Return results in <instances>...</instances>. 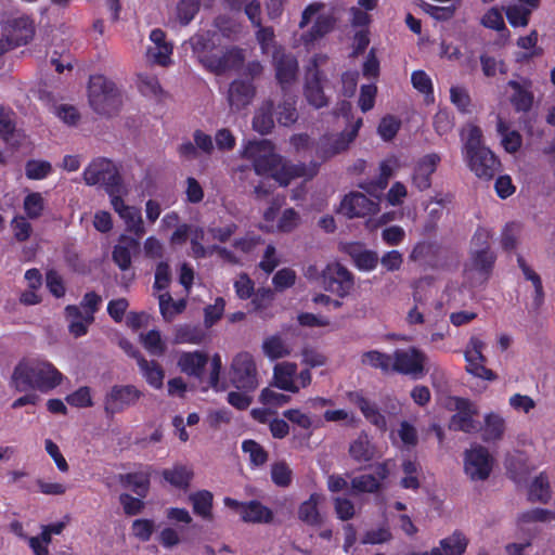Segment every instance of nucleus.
<instances>
[{
  "label": "nucleus",
  "instance_id": "1",
  "mask_svg": "<svg viewBox=\"0 0 555 555\" xmlns=\"http://www.w3.org/2000/svg\"><path fill=\"white\" fill-rule=\"evenodd\" d=\"M63 377L51 362L24 358L15 365L11 383L17 391L35 389L49 392L62 384Z\"/></svg>",
  "mask_w": 555,
  "mask_h": 555
},
{
  "label": "nucleus",
  "instance_id": "2",
  "mask_svg": "<svg viewBox=\"0 0 555 555\" xmlns=\"http://www.w3.org/2000/svg\"><path fill=\"white\" fill-rule=\"evenodd\" d=\"M88 101L91 108L99 115H116L122 104L119 89L103 75H92L88 85Z\"/></svg>",
  "mask_w": 555,
  "mask_h": 555
},
{
  "label": "nucleus",
  "instance_id": "3",
  "mask_svg": "<svg viewBox=\"0 0 555 555\" xmlns=\"http://www.w3.org/2000/svg\"><path fill=\"white\" fill-rule=\"evenodd\" d=\"M409 260L416 262L424 270H451L459 263L457 254L443 247L436 241H420L412 248Z\"/></svg>",
  "mask_w": 555,
  "mask_h": 555
},
{
  "label": "nucleus",
  "instance_id": "4",
  "mask_svg": "<svg viewBox=\"0 0 555 555\" xmlns=\"http://www.w3.org/2000/svg\"><path fill=\"white\" fill-rule=\"evenodd\" d=\"M243 156L253 162L254 169L259 176H270L281 165V156L274 152L271 141L262 139L249 141L243 150Z\"/></svg>",
  "mask_w": 555,
  "mask_h": 555
},
{
  "label": "nucleus",
  "instance_id": "5",
  "mask_svg": "<svg viewBox=\"0 0 555 555\" xmlns=\"http://www.w3.org/2000/svg\"><path fill=\"white\" fill-rule=\"evenodd\" d=\"M362 124V118H358L349 130L341 131L338 134L326 133L321 135L314 144L317 158L323 163L348 150L350 143L358 137Z\"/></svg>",
  "mask_w": 555,
  "mask_h": 555
},
{
  "label": "nucleus",
  "instance_id": "6",
  "mask_svg": "<svg viewBox=\"0 0 555 555\" xmlns=\"http://www.w3.org/2000/svg\"><path fill=\"white\" fill-rule=\"evenodd\" d=\"M229 377L234 388L254 392L259 386L254 357L248 352L237 353L232 360Z\"/></svg>",
  "mask_w": 555,
  "mask_h": 555
},
{
  "label": "nucleus",
  "instance_id": "7",
  "mask_svg": "<svg viewBox=\"0 0 555 555\" xmlns=\"http://www.w3.org/2000/svg\"><path fill=\"white\" fill-rule=\"evenodd\" d=\"M142 397L143 391L134 385H114L104 396V412L106 416L113 417L135 406Z\"/></svg>",
  "mask_w": 555,
  "mask_h": 555
},
{
  "label": "nucleus",
  "instance_id": "8",
  "mask_svg": "<svg viewBox=\"0 0 555 555\" xmlns=\"http://www.w3.org/2000/svg\"><path fill=\"white\" fill-rule=\"evenodd\" d=\"M83 180L88 185H103L105 192L116 186H122L121 176L115 164L108 158L92 160L83 171Z\"/></svg>",
  "mask_w": 555,
  "mask_h": 555
},
{
  "label": "nucleus",
  "instance_id": "9",
  "mask_svg": "<svg viewBox=\"0 0 555 555\" xmlns=\"http://www.w3.org/2000/svg\"><path fill=\"white\" fill-rule=\"evenodd\" d=\"M322 283L326 291L338 295L347 296L353 287L352 273L339 262L328 263L322 271Z\"/></svg>",
  "mask_w": 555,
  "mask_h": 555
},
{
  "label": "nucleus",
  "instance_id": "10",
  "mask_svg": "<svg viewBox=\"0 0 555 555\" xmlns=\"http://www.w3.org/2000/svg\"><path fill=\"white\" fill-rule=\"evenodd\" d=\"M425 361L426 354L415 347L396 349L392 356V371L417 378L424 375Z\"/></svg>",
  "mask_w": 555,
  "mask_h": 555
},
{
  "label": "nucleus",
  "instance_id": "11",
  "mask_svg": "<svg viewBox=\"0 0 555 555\" xmlns=\"http://www.w3.org/2000/svg\"><path fill=\"white\" fill-rule=\"evenodd\" d=\"M483 348L485 343L480 338L476 336L470 337L464 351V358L467 362L466 372L485 380H494L496 379V374L485 365L487 359L482 353Z\"/></svg>",
  "mask_w": 555,
  "mask_h": 555
},
{
  "label": "nucleus",
  "instance_id": "12",
  "mask_svg": "<svg viewBox=\"0 0 555 555\" xmlns=\"http://www.w3.org/2000/svg\"><path fill=\"white\" fill-rule=\"evenodd\" d=\"M464 470L472 480H486L492 470V459L487 448L482 446L466 450Z\"/></svg>",
  "mask_w": 555,
  "mask_h": 555
},
{
  "label": "nucleus",
  "instance_id": "13",
  "mask_svg": "<svg viewBox=\"0 0 555 555\" xmlns=\"http://www.w3.org/2000/svg\"><path fill=\"white\" fill-rule=\"evenodd\" d=\"M455 410L456 413L450 420V429L467 434L480 429L479 423L474 420V416L478 414V410L469 399L456 397Z\"/></svg>",
  "mask_w": 555,
  "mask_h": 555
},
{
  "label": "nucleus",
  "instance_id": "14",
  "mask_svg": "<svg viewBox=\"0 0 555 555\" xmlns=\"http://www.w3.org/2000/svg\"><path fill=\"white\" fill-rule=\"evenodd\" d=\"M275 78L283 90L292 85L298 73V61L292 53H286L283 48H276L272 55Z\"/></svg>",
  "mask_w": 555,
  "mask_h": 555
},
{
  "label": "nucleus",
  "instance_id": "15",
  "mask_svg": "<svg viewBox=\"0 0 555 555\" xmlns=\"http://www.w3.org/2000/svg\"><path fill=\"white\" fill-rule=\"evenodd\" d=\"M506 87L512 90L508 100L516 113H528L534 102L531 79L521 77L520 80H508Z\"/></svg>",
  "mask_w": 555,
  "mask_h": 555
},
{
  "label": "nucleus",
  "instance_id": "16",
  "mask_svg": "<svg viewBox=\"0 0 555 555\" xmlns=\"http://www.w3.org/2000/svg\"><path fill=\"white\" fill-rule=\"evenodd\" d=\"M465 157L468 160L470 170L475 172L478 178L487 181L493 179L501 167L500 159L489 149H481Z\"/></svg>",
  "mask_w": 555,
  "mask_h": 555
},
{
  "label": "nucleus",
  "instance_id": "17",
  "mask_svg": "<svg viewBox=\"0 0 555 555\" xmlns=\"http://www.w3.org/2000/svg\"><path fill=\"white\" fill-rule=\"evenodd\" d=\"M244 60L243 50L238 47H231L220 55L214 54L210 59H206L204 67L215 75H222L229 70L242 67Z\"/></svg>",
  "mask_w": 555,
  "mask_h": 555
},
{
  "label": "nucleus",
  "instance_id": "18",
  "mask_svg": "<svg viewBox=\"0 0 555 555\" xmlns=\"http://www.w3.org/2000/svg\"><path fill=\"white\" fill-rule=\"evenodd\" d=\"M320 163L311 162L309 166L305 163H282L279 165L276 171L272 175V178L279 182L282 186H287L293 179L296 178H313L319 171Z\"/></svg>",
  "mask_w": 555,
  "mask_h": 555
},
{
  "label": "nucleus",
  "instance_id": "19",
  "mask_svg": "<svg viewBox=\"0 0 555 555\" xmlns=\"http://www.w3.org/2000/svg\"><path fill=\"white\" fill-rule=\"evenodd\" d=\"M441 158L436 153L426 154L421 157L411 176L412 184L420 192L426 191L431 186V176L437 170Z\"/></svg>",
  "mask_w": 555,
  "mask_h": 555
},
{
  "label": "nucleus",
  "instance_id": "20",
  "mask_svg": "<svg viewBox=\"0 0 555 555\" xmlns=\"http://www.w3.org/2000/svg\"><path fill=\"white\" fill-rule=\"evenodd\" d=\"M189 43L193 54L205 66V60L210 59L215 54L212 51L219 46V33L217 30H199L189 39Z\"/></svg>",
  "mask_w": 555,
  "mask_h": 555
},
{
  "label": "nucleus",
  "instance_id": "21",
  "mask_svg": "<svg viewBox=\"0 0 555 555\" xmlns=\"http://www.w3.org/2000/svg\"><path fill=\"white\" fill-rule=\"evenodd\" d=\"M375 209V203L360 192H351L340 203V211L348 218L365 217Z\"/></svg>",
  "mask_w": 555,
  "mask_h": 555
},
{
  "label": "nucleus",
  "instance_id": "22",
  "mask_svg": "<svg viewBox=\"0 0 555 555\" xmlns=\"http://www.w3.org/2000/svg\"><path fill=\"white\" fill-rule=\"evenodd\" d=\"M256 95V88L250 80L235 79L230 83L228 101L232 109L240 111L249 105Z\"/></svg>",
  "mask_w": 555,
  "mask_h": 555
},
{
  "label": "nucleus",
  "instance_id": "23",
  "mask_svg": "<svg viewBox=\"0 0 555 555\" xmlns=\"http://www.w3.org/2000/svg\"><path fill=\"white\" fill-rule=\"evenodd\" d=\"M131 352L130 356L137 360L139 369L145 378L146 383L155 389H160L164 385L165 372L159 363L155 360L147 361L139 350L132 348L129 343Z\"/></svg>",
  "mask_w": 555,
  "mask_h": 555
},
{
  "label": "nucleus",
  "instance_id": "24",
  "mask_svg": "<svg viewBox=\"0 0 555 555\" xmlns=\"http://www.w3.org/2000/svg\"><path fill=\"white\" fill-rule=\"evenodd\" d=\"M140 249V240L128 235H120L118 243L114 246L112 258L121 271L131 267L132 254Z\"/></svg>",
  "mask_w": 555,
  "mask_h": 555
},
{
  "label": "nucleus",
  "instance_id": "25",
  "mask_svg": "<svg viewBox=\"0 0 555 555\" xmlns=\"http://www.w3.org/2000/svg\"><path fill=\"white\" fill-rule=\"evenodd\" d=\"M467 546L466 535L462 531L455 530L451 535L440 540L439 547H434L430 552L414 553V555H463Z\"/></svg>",
  "mask_w": 555,
  "mask_h": 555
},
{
  "label": "nucleus",
  "instance_id": "26",
  "mask_svg": "<svg viewBox=\"0 0 555 555\" xmlns=\"http://www.w3.org/2000/svg\"><path fill=\"white\" fill-rule=\"evenodd\" d=\"M150 39L155 44V48H149L147 51L153 62L164 67L170 65L173 47L166 41V33L160 28H155L151 31Z\"/></svg>",
  "mask_w": 555,
  "mask_h": 555
},
{
  "label": "nucleus",
  "instance_id": "27",
  "mask_svg": "<svg viewBox=\"0 0 555 555\" xmlns=\"http://www.w3.org/2000/svg\"><path fill=\"white\" fill-rule=\"evenodd\" d=\"M118 481L124 488L130 489L138 496L146 498L151 487L150 467L145 472L120 474Z\"/></svg>",
  "mask_w": 555,
  "mask_h": 555
},
{
  "label": "nucleus",
  "instance_id": "28",
  "mask_svg": "<svg viewBox=\"0 0 555 555\" xmlns=\"http://www.w3.org/2000/svg\"><path fill=\"white\" fill-rule=\"evenodd\" d=\"M353 403L359 408L365 420L380 430H386L387 421L375 402L366 399L362 393L354 392Z\"/></svg>",
  "mask_w": 555,
  "mask_h": 555
},
{
  "label": "nucleus",
  "instance_id": "29",
  "mask_svg": "<svg viewBox=\"0 0 555 555\" xmlns=\"http://www.w3.org/2000/svg\"><path fill=\"white\" fill-rule=\"evenodd\" d=\"M323 496L319 493H311L309 499L304 501L298 507V518L310 527H321L323 516L319 511V504Z\"/></svg>",
  "mask_w": 555,
  "mask_h": 555
},
{
  "label": "nucleus",
  "instance_id": "30",
  "mask_svg": "<svg viewBox=\"0 0 555 555\" xmlns=\"http://www.w3.org/2000/svg\"><path fill=\"white\" fill-rule=\"evenodd\" d=\"M207 363L208 356L203 351L183 352L178 360V365L183 373L197 378L203 376Z\"/></svg>",
  "mask_w": 555,
  "mask_h": 555
},
{
  "label": "nucleus",
  "instance_id": "31",
  "mask_svg": "<svg viewBox=\"0 0 555 555\" xmlns=\"http://www.w3.org/2000/svg\"><path fill=\"white\" fill-rule=\"evenodd\" d=\"M321 80V72L315 69L311 76L307 78L304 88L307 102L315 108H322L327 105V99L324 94Z\"/></svg>",
  "mask_w": 555,
  "mask_h": 555
},
{
  "label": "nucleus",
  "instance_id": "32",
  "mask_svg": "<svg viewBox=\"0 0 555 555\" xmlns=\"http://www.w3.org/2000/svg\"><path fill=\"white\" fill-rule=\"evenodd\" d=\"M296 373L297 365L295 363L283 362L276 364L273 371L274 386L284 391L298 392L299 387L294 380Z\"/></svg>",
  "mask_w": 555,
  "mask_h": 555
},
{
  "label": "nucleus",
  "instance_id": "33",
  "mask_svg": "<svg viewBox=\"0 0 555 555\" xmlns=\"http://www.w3.org/2000/svg\"><path fill=\"white\" fill-rule=\"evenodd\" d=\"M162 477L170 486L180 490H186L194 477V472L188 465L175 464L171 468L163 469Z\"/></svg>",
  "mask_w": 555,
  "mask_h": 555
},
{
  "label": "nucleus",
  "instance_id": "34",
  "mask_svg": "<svg viewBox=\"0 0 555 555\" xmlns=\"http://www.w3.org/2000/svg\"><path fill=\"white\" fill-rule=\"evenodd\" d=\"M273 512L257 500L245 502L242 509V521L248 524H270L273 521Z\"/></svg>",
  "mask_w": 555,
  "mask_h": 555
},
{
  "label": "nucleus",
  "instance_id": "35",
  "mask_svg": "<svg viewBox=\"0 0 555 555\" xmlns=\"http://www.w3.org/2000/svg\"><path fill=\"white\" fill-rule=\"evenodd\" d=\"M336 24V18L333 13L319 14L312 25V27L305 34L301 39L305 44H311L318 39L324 37L332 31Z\"/></svg>",
  "mask_w": 555,
  "mask_h": 555
},
{
  "label": "nucleus",
  "instance_id": "36",
  "mask_svg": "<svg viewBox=\"0 0 555 555\" xmlns=\"http://www.w3.org/2000/svg\"><path fill=\"white\" fill-rule=\"evenodd\" d=\"M253 128L260 134H268L274 128V102L264 101L256 111L253 118Z\"/></svg>",
  "mask_w": 555,
  "mask_h": 555
},
{
  "label": "nucleus",
  "instance_id": "37",
  "mask_svg": "<svg viewBox=\"0 0 555 555\" xmlns=\"http://www.w3.org/2000/svg\"><path fill=\"white\" fill-rule=\"evenodd\" d=\"M65 315L68 320V331L76 338L85 336L89 325L93 323L87 321V314H83L80 307L76 305L66 306Z\"/></svg>",
  "mask_w": 555,
  "mask_h": 555
},
{
  "label": "nucleus",
  "instance_id": "38",
  "mask_svg": "<svg viewBox=\"0 0 555 555\" xmlns=\"http://www.w3.org/2000/svg\"><path fill=\"white\" fill-rule=\"evenodd\" d=\"M193 513L205 520H212L214 495L208 490H198L189 496Z\"/></svg>",
  "mask_w": 555,
  "mask_h": 555
},
{
  "label": "nucleus",
  "instance_id": "39",
  "mask_svg": "<svg viewBox=\"0 0 555 555\" xmlns=\"http://www.w3.org/2000/svg\"><path fill=\"white\" fill-rule=\"evenodd\" d=\"M482 440L486 442L500 440L505 431V421L496 413H488L485 416V425L481 428Z\"/></svg>",
  "mask_w": 555,
  "mask_h": 555
},
{
  "label": "nucleus",
  "instance_id": "40",
  "mask_svg": "<svg viewBox=\"0 0 555 555\" xmlns=\"http://www.w3.org/2000/svg\"><path fill=\"white\" fill-rule=\"evenodd\" d=\"M470 259L474 270L488 279L494 268L496 255L491 249L474 250Z\"/></svg>",
  "mask_w": 555,
  "mask_h": 555
},
{
  "label": "nucleus",
  "instance_id": "41",
  "mask_svg": "<svg viewBox=\"0 0 555 555\" xmlns=\"http://www.w3.org/2000/svg\"><path fill=\"white\" fill-rule=\"evenodd\" d=\"M274 115L281 126L294 125L298 119L296 99L291 95L286 96L276 107L274 106Z\"/></svg>",
  "mask_w": 555,
  "mask_h": 555
},
{
  "label": "nucleus",
  "instance_id": "42",
  "mask_svg": "<svg viewBox=\"0 0 555 555\" xmlns=\"http://www.w3.org/2000/svg\"><path fill=\"white\" fill-rule=\"evenodd\" d=\"M159 311L165 321H171L182 313L186 307L185 299L173 300L168 292L158 296Z\"/></svg>",
  "mask_w": 555,
  "mask_h": 555
},
{
  "label": "nucleus",
  "instance_id": "43",
  "mask_svg": "<svg viewBox=\"0 0 555 555\" xmlns=\"http://www.w3.org/2000/svg\"><path fill=\"white\" fill-rule=\"evenodd\" d=\"M496 130L502 137V145L508 153H516L522 143L520 133L516 130H509L508 125L502 119H498Z\"/></svg>",
  "mask_w": 555,
  "mask_h": 555
},
{
  "label": "nucleus",
  "instance_id": "44",
  "mask_svg": "<svg viewBox=\"0 0 555 555\" xmlns=\"http://www.w3.org/2000/svg\"><path fill=\"white\" fill-rule=\"evenodd\" d=\"M361 362L373 369H378L387 374L392 371V357L378 350L365 351L361 356Z\"/></svg>",
  "mask_w": 555,
  "mask_h": 555
},
{
  "label": "nucleus",
  "instance_id": "45",
  "mask_svg": "<svg viewBox=\"0 0 555 555\" xmlns=\"http://www.w3.org/2000/svg\"><path fill=\"white\" fill-rule=\"evenodd\" d=\"M529 500L531 502L547 503L551 499V488L548 478L545 474L541 473L537 476L529 488Z\"/></svg>",
  "mask_w": 555,
  "mask_h": 555
},
{
  "label": "nucleus",
  "instance_id": "46",
  "mask_svg": "<svg viewBox=\"0 0 555 555\" xmlns=\"http://www.w3.org/2000/svg\"><path fill=\"white\" fill-rule=\"evenodd\" d=\"M401 467L404 477L400 480V486L403 489L417 490L421 487L418 479L420 465L415 461L404 460Z\"/></svg>",
  "mask_w": 555,
  "mask_h": 555
},
{
  "label": "nucleus",
  "instance_id": "47",
  "mask_svg": "<svg viewBox=\"0 0 555 555\" xmlns=\"http://www.w3.org/2000/svg\"><path fill=\"white\" fill-rule=\"evenodd\" d=\"M350 456L357 462H369L373 459L374 452L366 437H359L349 447Z\"/></svg>",
  "mask_w": 555,
  "mask_h": 555
},
{
  "label": "nucleus",
  "instance_id": "48",
  "mask_svg": "<svg viewBox=\"0 0 555 555\" xmlns=\"http://www.w3.org/2000/svg\"><path fill=\"white\" fill-rule=\"evenodd\" d=\"M120 218L125 221L126 230L135 235L134 238L140 240L144 235L145 229L139 209L130 207L129 211L121 214Z\"/></svg>",
  "mask_w": 555,
  "mask_h": 555
},
{
  "label": "nucleus",
  "instance_id": "49",
  "mask_svg": "<svg viewBox=\"0 0 555 555\" xmlns=\"http://www.w3.org/2000/svg\"><path fill=\"white\" fill-rule=\"evenodd\" d=\"M242 450L249 454L251 466H261L268 461V452L257 441L247 439L242 443Z\"/></svg>",
  "mask_w": 555,
  "mask_h": 555
},
{
  "label": "nucleus",
  "instance_id": "50",
  "mask_svg": "<svg viewBox=\"0 0 555 555\" xmlns=\"http://www.w3.org/2000/svg\"><path fill=\"white\" fill-rule=\"evenodd\" d=\"M505 15L511 26L526 27L531 14L524 5L511 4L505 9Z\"/></svg>",
  "mask_w": 555,
  "mask_h": 555
},
{
  "label": "nucleus",
  "instance_id": "51",
  "mask_svg": "<svg viewBox=\"0 0 555 555\" xmlns=\"http://www.w3.org/2000/svg\"><path fill=\"white\" fill-rule=\"evenodd\" d=\"M354 264L363 271H372L378 264V255L376 251L364 249L359 251H350Z\"/></svg>",
  "mask_w": 555,
  "mask_h": 555
},
{
  "label": "nucleus",
  "instance_id": "52",
  "mask_svg": "<svg viewBox=\"0 0 555 555\" xmlns=\"http://www.w3.org/2000/svg\"><path fill=\"white\" fill-rule=\"evenodd\" d=\"M52 172V165L47 160L30 159L25 165V175L30 180H42Z\"/></svg>",
  "mask_w": 555,
  "mask_h": 555
},
{
  "label": "nucleus",
  "instance_id": "53",
  "mask_svg": "<svg viewBox=\"0 0 555 555\" xmlns=\"http://www.w3.org/2000/svg\"><path fill=\"white\" fill-rule=\"evenodd\" d=\"M354 491L361 493H376L380 490V481L374 475H361L351 480Z\"/></svg>",
  "mask_w": 555,
  "mask_h": 555
},
{
  "label": "nucleus",
  "instance_id": "54",
  "mask_svg": "<svg viewBox=\"0 0 555 555\" xmlns=\"http://www.w3.org/2000/svg\"><path fill=\"white\" fill-rule=\"evenodd\" d=\"M177 17L181 25H188L199 10V0H180L177 4Z\"/></svg>",
  "mask_w": 555,
  "mask_h": 555
},
{
  "label": "nucleus",
  "instance_id": "55",
  "mask_svg": "<svg viewBox=\"0 0 555 555\" xmlns=\"http://www.w3.org/2000/svg\"><path fill=\"white\" fill-rule=\"evenodd\" d=\"M450 100L459 112L466 114L470 112L472 99L468 91L461 86H452L450 89Z\"/></svg>",
  "mask_w": 555,
  "mask_h": 555
},
{
  "label": "nucleus",
  "instance_id": "56",
  "mask_svg": "<svg viewBox=\"0 0 555 555\" xmlns=\"http://www.w3.org/2000/svg\"><path fill=\"white\" fill-rule=\"evenodd\" d=\"M400 127L401 121L397 117L387 115L380 119L377 127V133L384 141L388 142L397 135Z\"/></svg>",
  "mask_w": 555,
  "mask_h": 555
},
{
  "label": "nucleus",
  "instance_id": "57",
  "mask_svg": "<svg viewBox=\"0 0 555 555\" xmlns=\"http://www.w3.org/2000/svg\"><path fill=\"white\" fill-rule=\"evenodd\" d=\"M144 348L153 356H162L166 351V345L162 340L160 333L157 330H151L142 336Z\"/></svg>",
  "mask_w": 555,
  "mask_h": 555
},
{
  "label": "nucleus",
  "instance_id": "58",
  "mask_svg": "<svg viewBox=\"0 0 555 555\" xmlns=\"http://www.w3.org/2000/svg\"><path fill=\"white\" fill-rule=\"evenodd\" d=\"M44 209V201L40 193L33 192L29 193L24 198V210L28 218L37 219L42 215Z\"/></svg>",
  "mask_w": 555,
  "mask_h": 555
},
{
  "label": "nucleus",
  "instance_id": "59",
  "mask_svg": "<svg viewBox=\"0 0 555 555\" xmlns=\"http://www.w3.org/2000/svg\"><path fill=\"white\" fill-rule=\"evenodd\" d=\"M262 349L266 356L270 359H280L288 354L283 340L279 336H271L262 344Z\"/></svg>",
  "mask_w": 555,
  "mask_h": 555
},
{
  "label": "nucleus",
  "instance_id": "60",
  "mask_svg": "<svg viewBox=\"0 0 555 555\" xmlns=\"http://www.w3.org/2000/svg\"><path fill=\"white\" fill-rule=\"evenodd\" d=\"M225 301L222 297H218L214 305H208L204 309V324L207 328L215 325L223 315Z\"/></svg>",
  "mask_w": 555,
  "mask_h": 555
},
{
  "label": "nucleus",
  "instance_id": "61",
  "mask_svg": "<svg viewBox=\"0 0 555 555\" xmlns=\"http://www.w3.org/2000/svg\"><path fill=\"white\" fill-rule=\"evenodd\" d=\"M101 304L102 297L95 292L91 291L83 295L80 309L85 310L88 322H94V314L99 311Z\"/></svg>",
  "mask_w": 555,
  "mask_h": 555
},
{
  "label": "nucleus",
  "instance_id": "62",
  "mask_svg": "<svg viewBox=\"0 0 555 555\" xmlns=\"http://www.w3.org/2000/svg\"><path fill=\"white\" fill-rule=\"evenodd\" d=\"M66 402L75 408H89L93 405L91 390L88 386L79 387L66 397Z\"/></svg>",
  "mask_w": 555,
  "mask_h": 555
},
{
  "label": "nucleus",
  "instance_id": "63",
  "mask_svg": "<svg viewBox=\"0 0 555 555\" xmlns=\"http://www.w3.org/2000/svg\"><path fill=\"white\" fill-rule=\"evenodd\" d=\"M271 479L279 487H288L292 482V470L285 462L274 463L271 467Z\"/></svg>",
  "mask_w": 555,
  "mask_h": 555
},
{
  "label": "nucleus",
  "instance_id": "64",
  "mask_svg": "<svg viewBox=\"0 0 555 555\" xmlns=\"http://www.w3.org/2000/svg\"><path fill=\"white\" fill-rule=\"evenodd\" d=\"M411 82L418 92L425 95L434 94L433 81L426 72L422 69L414 70L411 75Z\"/></svg>",
  "mask_w": 555,
  "mask_h": 555
}]
</instances>
